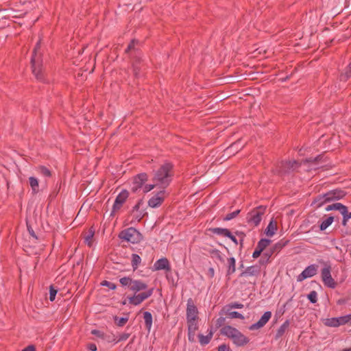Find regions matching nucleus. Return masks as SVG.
Wrapping results in <instances>:
<instances>
[{
  "label": "nucleus",
  "instance_id": "f257e3e1",
  "mask_svg": "<svg viewBox=\"0 0 351 351\" xmlns=\"http://www.w3.org/2000/svg\"><path fill=\"white\" fill-rule=\"evenodd\" d=\"M172 167V165L167 162L155 171L152 180L158 187L165 189L169 185L173 177Z\"/></svg>",
  "mask_w": 351,
  "mask_h": 351
},
{
  "label": "nucleus",
  "instance_id": "f03ea898",
  "mask_svg": "<svg viewBox=\"0 0 351 351\" xmlns=\"http://www.w3.org/2000/svg\"><path fill=\"white\" fill-rule=\"evenodd\" d=\"M220 332L222 335L227 337L232 340V343L237 347H243L250 342V339L244 335L237 328L231 326H224L221 328Z\"/></svg>",
  "mask_w": 351,
  "mask_h": 351
},
{
  "label": "nucleus",
  "instance_id": "7ed1b4c3",
  "mask_svg": "<svg viewBox=\"0 0 351 351\" xmlns=\"http://www.w3.org/2000/svg\"><path fill=\"white\" fill-rule=\"evenodd\" d=\"M40 49V41L38 42L34 49L33 53L31 58V64L32 73L35 77L40 81L44 82V74L43 73V65L41 62L40 54L38 53Z\"/></svg>",
  "mask_w": 351,
  "mask_h": 351
},
{
  "label": "nucleus",
  "instance_id": "20e7f679",
  "mask_svg": "<svg viewBox=\"0 0 351 351\" xmlns=\"http://www.w3.org/2000/svg\"><path fill=\"white\" fill-rule=\"evenodd\" d=\"M119 237L123 241L131 243H137L142 240V234L134 228H128L119 234Z\"/></svg>",
  "mask_w": 351,
  "mask_h": 351
},
{
  "label": "nucleus",
  "instance_id": "39448f33",
  "mask_svg": "<svg viewBox=\"0 0 351 351\" xmlns=\"http://www.w3.org/2000/svg\"><path fill=\"white\" fill-rule=\"evenodd\" d=\"M266 206H259L251 210L246 217L248 223H252L255 226L259 225L262 220L263 215L265 213Z\"/></svg>",
  "mask_w": 351,
  "mask_h": 351
},
{
  "label": "nucleus",
  "instance_id": "423d86ee",
  "mask_svg": "<svg viewBox=\"0 0 351 351\" xmlns=\"http://www.w3.org/2000/svg\"><path fill=\"white\" fill-rule=\"evenodd\" d=\"M148 180V176L145 173H141L135 176L130 184V189L133 193H138L143 189L144 184Z\"/></svg>",
  "mask_w": 351,
  "mask_h": 351
},
{
  "label": "nucleus",
  "instance_id": "0eeeda50",
  "mask_svg": "<svg viewBox=\"0 0 351 351\" xmlns=\"http://www.w3.org/2000/svg\"><path fill=\"white\" fill-rule=\"evenodd\" d=\"M300 167V163L297 160L282 161L278 166L279 173L281 174H287L296 170Z\"/></svg>",
  "mask_w": 351,
  "mask_h": 351
},
{
  "label": "nucleus",
  "instance_id": "6e6552de",
  "mask_svg": "<svg viewBox=\"0 0 351 351\" xmlns=\"http://www.w3.org/2000/svg\"><path fill=\"white\" fill-rule=\"evenodd\" d=\"M321 276L322 280L325 286L331 289H335L336 287L337 283L331 276L330 266H326L322 269Z\"/></svg>",
  "mask_w": 351,
  "mask_h": 351
},
{
  "label": "nucleus",
  "instance_id": "1a4fd4ad",
  "mask_svg": "<svg viewBox=\"0 0 351 351\" xmlns=\"http://www.w3.org/2000/svg\"><path fill=\"white\" fill-rule=\"evenodd\" d=\"M198 309L195 306L193 300L190 298L186 303V319H198Z\"/></svg>",
  "mask_w": 351,
  "mask_h": 351
},
{
  "label": "nucleus",
  "instance_id": "9d476101",
  "mask_svg": "<svg viewBox=\"0 0 351 351\" xmlns=\"http://www.w3.org/2000/svg\"><path fill=\"white\" fill-rule=\"evenodd\" d=\"M188 326V339L191 342L195 340V332L198 330V319H186Z\"/></svg>",
  "mask_w": 351,
  "mask_h": 351
},
{
  "label": "nucleus",
  "instance_id": "9b49d317",
  "mask_svg": "<svg viewBox=\"0 0 351 351\" xmlns=\"http://www.w3.org/2000/svg\"><path fill=\"white\" fill-rule=\"evenodd\" d=\"M165 200V191H160L148 200V206L155 208L160 207Z\"/></svg>",
  "mask_w": 351,
  "mask_h": 351
},
{
  "label": "nucleus",
  "instance_id": "f8f14e48",
  "mask_svg": "<svg viewBox=\"0 0 351 351\" xmlns=\"http://www.w3.org/2000/svg\"><path fill=\"white\" fill-rule=\"evenodd\" d=\"M317 266L315 265H311L306 267L302 272L297 277L298 282H302L308 278L314 276L317 273Z\"/></svg>",
  "mask_w": 351,
  "mask_h": 351
},
{
  "label": "nucleus",
  "instance_id": "ddd939ff",
  "mask_svg": "<svg viewBox=\"0 0 351 351\" xmlns=\"http://www.w3.org/2000/svg\"><path fill=\"white\" fill-rule=\"evenodd\" d=\"M271 317V313L270 311H266L264 313V314L261 316V317L259 319V320L252 324L249 329L250 330H258L263 327L269 320V319Z\"/></svg>",
  "mask_w": 351,
  "mask_h": 351
},
{
  "label": "nucleus",
  "instance_id": "4468645a",
  "mask_svg": "<svg viewBox=\"0 0 351 351\" xmlns=\"http://www.w3.org/2000/svg\"><path fill=\"white\" fill-rule=\"evenodd\" d=\"M154 269L158 270H166L167 271L171 270V266L169 261L167 258H161L157 260L154 264Z\"/></svg>",
  "mask_w": 351,
  "mask_h": 351
},
{
  "label": "nucleus",
  "instance_id": "2eb2a0df",
  "mask_svg": "<svg viewBox=\"0 0 351 351\" xmlns=\"http://www.w3.org/2000/svg\"><path fill=\"white\" fill-rule=\"evenodd\" d=\"M346 195V193L341 189H334L326 193V196L330 202L341 199Z\"/></svg>",
  "mask_w": 351,
  "mask_h": 351
},
{
  "label": "nucleus",
  "instance_id": "dca6fc26",
  "mask_svg": "<svg viewBox=\"0 0 351 351\" xmlns=\"http://www.w3.org/2000/svg\"><path fill=\"white\" fill-rule=\"evenodd\" d=\"M261 272V267L258 265H252L247 267L241 273L240 277L256 276Z\"/></svg>",
  "mask_w": 351,
  "mask_h": 351
},
{
  "label": "nucleus",
  "instance_id": "f3484780",
  "mask_svg": "<svg viewBox=\"0 0 351 351\" xmlns=\"http://www.w3.org/2000/svg\"><path fill=\"white\" fill-rule=\"evenodd\" d=\"M143 204V200L139 199L132 208V213L134 215L135 219L139 221L145 215V210H141V206Z\"/></svg>",
  "mask_w": 351,
  "mask_h": 351
},
{
  "label": "nucleus",
  "instance_id": "a211bd4d",
  "mask_svg": "<svg viewBox=\"0 0 351 351\" xmlns=\"http://www.w3.org/2000/svg\"><path fill=\"white\" fill-rule=\"evenodd\" d=\"M147 288V285L146 283L140 280H133L130 290L136 293L138 291L145 290Z\"/></svg>",
  "mask_w": 351,
  "mask_h": 351
},
{
  "label": "nucleus",
  "instance_id": "6ab92c4d",
  "mask_svg": "<svg viewBox=\"0 0 351 351\" xmlns=\"http://www.w3.org/2000/svg\"><path fill=\"white\" fill-rule=\"evenodd\" d=\"M37 174L45 178H49L51 177V171L45 166L39 165L35 168Z\"/></svg>",
  "mask_w": 351,
  "mask_h": 351
},
{
  "label": "nucleus",
  "instance_id": "aec40b11",
  "mask_svg": "<svg viewBox=\"0 0 351 351\" xmlns=\"http://www.w3.org/2000/svg\"><path fill=\"white\" fill-rule=\"evenodd\" d=\"M330 202V201H329L328 197L326 196V193H324L323 195H319L316 198H315L312 204L315 205L317 208H319L326 203Z\"/></svg>",
  "mask_w": 351,
  "mask_h": 351
},
{
  "label": "nucleus",
  "instance_id": "412c9836",
  "mask_svg": "<svg viewBox=\"0 0 351 351\" xmlns=\"http://www.w3.org/2000/svg\"><path fill=\"white\" fill-rule=\"evenodd\" d=\"M227 276H230L236 271V260L234 257L228 258L227 260Z\"/></svg>",
  "mask_w": 351,
  "mask_h": 351
},
{
  "label": "nucleus",
  "instance_id": "4be33fe9",
  "mask_svg": "<svg viewBox=\"0 0 351 351\" xmlns=\"http://www.w3.org/2000/svg\"><path fill=\"white\" fill-rule=\"evenodd\" d=\"M208 252L210 254V256L213 259H214V260L216 259V260L219 261L220 263H224L225 260L223 256V254L219 250L210 249L208 251Z\"/></svg>",
  "mask_w": 351,
  "mask_h": 351
},
{
  "label": "nucleus",
  "instance_id": "5701e85b",
  "mask_svg": "<svg viewBox=\"0 0 351 351\" xmlns=\"http://www.w3.org/2000/svg\"><path fill=\"white\" fill-rule=\"evenodd\" d=\"M29 184L32 189V193L36 194L39 191V181L38 179L34 176L29 178Z\"/></svg>",
  "mask_w": 351,
  "mask_h": 351
},
{
  "label": "nucleus",
  "instance_id": "b1692460",
  "mask_svg": "<svg viewBox=\"0 0 351 351\" xmlns=\"http://www.w3.org/2000/svg\"><path fill=\"white\" fill-rule=\"evenodd\" d=\"M346 206L341 203H334V204L328 205L325 208V210L326 211L337 210H339L340 213H341L343 211V213H346Z\"/></svg>",
  "mask_w": 351,
  "mask_h": 351
},
{
  "label": "nucleus",
  "instance_id": "393cba45",
  "mask_svg": "<svg viewBox=\"0 0 351 351\" xmlns=\"http://www.w3.org/2000/svg\"><path fill=\"white\" fill-rule=\"evenodd\" d=\"M289 324H290L289 321V320H286L280 326V328L277 330L276 333V337H275L276 339H279L280 337H281L285 334V331L289 328Z\"/></svg>",
  "mask_w": 351,
  "mask_h": 351
},
{
  "label": "nucleus",
  "instance_id": "a878e982",
  "mask_svg": "<svg viewBox=\"0 0 351 351\" xmlns=\"http://www.w3.org/2000/svg\"><path fill=\"white\" fill-rule=\"evenodd\" d=\"M210 231L213 234L223 237L229 236L230 234V230L228 229L223 228H213L210 229Z\"/></svg>",
  "mask_w": 351,
  "mask_h": 351
},
{
  "label": "nucleus",
  "instance_id": "bb28decb",
  "mask_svg": "<svg viewBox=\"0 0 351 351\" xmlns=\"http://www.w3.org/2000/svg\"><path fill=\"white\" fill-rule=\"evenodd\" d=\"M143 319L147 329L149 331L152 326V315L148 311L143 313Z\"/></svg>",
  "mask_w": 351,
  "mask_h": 351
},
{
  "label": "nucleus",
  "instance_id": "cd10ccee",
  "mask_svg": "<svg viewBox=\"0 0 351 351\" xmlns=\"http://www.w3.org/2000/svg\"><path fill=\"white\" fill-rule=\"evenodd\" d=\"M199 341L201 345L205 346L207 345L211 340L213 337V332L210 331V333L206 336L202 334L198 335Z\"/></svg>",
  "mask_w": 351,
  "mask_h": 351
},
{
  "label": "nucleus",
  "instance_id": "c85d7f7f",
  "mask_svg": "<svg viewBox=\"0 0 351 351\" xmlns=\"http://www.w3.org/2000/svg\"><path fill=\"white\" fill-rule=\"evenodd\" d=\"M289 243V240L281 239L276 243L273 247L272 250L275 252H280L284 247H285Z\"/></svg>",
  "mask_w": 351,
  "mask_h": 351
},
{
  "label": "nucleus",
  "instance_id": "c756f323",
  "mask_svg": "<svg viewBox=\"0 0 351 351\" xmlns=\"http://www.w3.org/2000/svg\"><path fill=\"white\" fill-rule=\"evenodd\" d=\"M276 229V225L273 221H271L265 229V234L268 237H272L275 234Z\"/></svg>",
  "mask_w": 351,
  "mask_h": 351
},
{
  "label": "nucleus",
  "instance_id": "7c9ffc66",
  "mask_svg": "<svg viewBox=\"0 0 351 351\" xmlns=\"http://www.w3.org/2000/svg\"><path fill=\"white\" fill-rule=\"evenodd\" d=\"M95 230L93 228H90L88 230V234L84 238L85 243L89 246L91 247L93 245V239L94 237Z\"/></svg>",
  "mask_w": 351,
  "mask_h": 351
},
{
  "label": "nucleus",
  "instance_id": "2f4dec72",
  "mask_svg": "<svg viewBox=\"0 0 351 351\" xmlns=\"http://www.w3.org/2000/svg\"><path fill=\"white\" fill-rule=\"evenodd\" d=\"M334 218L332 216L328 217L326 219L323 221L319 225L320 230H325L333 222Z\"/></svg>",
  "mask_w": 351,
  "mask_h": 351
},
{
  "label": "nucleus",
  "instance_id": "473e14b6",
  "mask_svg": "<svg viewBox=\"0 0 351 351\" xmlns=\"http://www.w3.org/2000/svg\"><path fill=\"white\" fill-rule=\"evenodd\" d=\"M131 262H132V266L133 267V269L135 270L138 268L139 264L141 263V258L138 254H133L132 255Z\"/></svg>",
  "mask_w": 351,
  "mask_h": 351
},
{
  "label": "nucleus",
  "instance_id": "72a5a7b5",
  "mask_svg": "<svg viewBox=\"0 0 351 351\" xmlns=\"http://www.w3.org/2000/svg\"><path fill=\"white\" fill-rule=\"evenodd\" d=\"M132 281H133L132 278H131L130 277H126V276L121 278L119 279V282L121 285V286L123 287H127L129 288V289L131 287Z\"/></svg>",
  "mask_w": 351,
  "mask_h": 351
},
{
  "label": "nucleus",
  "instance_id": "f704fd0d",
  "mask_svg": "<svg viewBox=\"0 0 351 351\" xmlns=\"http://www.w3.org/2000/svg\"><path fill=\"white\" fill-rule=\"evenodd\" d=\"M243 304L239 302H232L224 306L222 311H229L232 308H243Z\"/></svg>",
  "mask_w": 351,
  "mask_h": 351
},
{
  "label": "nucleus",
  "instance_id": "c9c22d12",
  "mask_svg": "<svg viewBox=\"0 0 351 351\" xmlns=\"http://www.w3.org/2000/svg\"><path fill=\"white\" fill-rule=\"evenodd\" d=\"M129 195V193L128 191L126 190H122L117 196L116 199L119 201L120 202H122L124 204L128 199Z\"/></svg>",
  "mask_w": 351,
  "mask_h": 351
},
{
  "label": "nucleus",
  "instance_id": "e433bc0d",
  "mask_svg": "<svg viewBox=\"0 0 351 351\" xmlns=\"http://www.w3.org/2000/svg\"><path fill=\"white\" fill-rule=\"evenodd\" d=\"M271 243V241L267 239H261L257 243V247L261 250L263 251Z\"/></svg>",
  "mask_w": 351,
  "mask_h": 351
},
{
  "label": "nucleus",
  "instance_id": "4c0bfd02",
  "mask_svg": "<svg viewBox=\"0 0 351 351\" xmlns=\"http://www.w3.org/2000/svg\"><path fill=\"white\" fill-rule=\"evenodd\" d=\"M128 300L130 304L134 306L139 305L143 302L138 295H134V296L128 297Z\"/></svg>",
  "mask_w": 351,
  "mask_h": 351
},
{
  "label": "nucleus",
  "instance_id": "58836bf2",
  "mask_svg": "<svg viewBox=\"0 0 351 351\" xmlns=\"http://www.w3.org/2000/svg\"><path fill=\"white\" fill-rule=\"evenodd\" d=\"M224 311L227 313L228 317L231 319H234V318H238V319H244L243 315L237 311Z\"/></svg>",
  "mask_w": 351,
  "mask_h": 351
},
{
  "label": "nucleus",
  "instance_id": "ea45409f",
  "mask_svg": "<svg viewBox=\"0 0 351 351\" xmlns=\"http://www.w3.org/2000/svg\"><path fill=\"white\" fill-rule=\"evenodd\" d=\"M153 293V289H150L145 292L141 293L138 295L142 302L149 298Z\"/></svg>",
  "mask_w": 351,
  "mask_h": 351
},
{
  "label": "nucleus",
  "instance_id": "a19ab883",
  "mask_svg": "<svg viewBox=\"0 0 351 351\" xmlns=\"http://www.w3.org/2000/svg\"><path fill=\"white\" fill-rule=\"evenodd\" d=\"M123 204L122 202H120L117 199H115L110 215L112 216L114 214V213L121 209Z\"/></svg>",
  "mask_w": 351,
  "mask_h": 351
},
{
  "label": "nucleus",
  "instance_id": "79ce46f5",
  "mask_svg": "<svg viewBox=\"0 0 351 351\" xmlns=\"http://www.w3.org/2000/svg\"><path fill=\"white\" fill-rule=\"evenodd\" d=\"M123 204L122 202H120L117 199H115L110 215L112 216L114 214V213L121 209Z\"/></svg>",
  "mask_w": 351,
  "mask_h": 351
},
{
  "label": "nucleus",
  "instance_id": "37998d69",
  "mask_svg": "<svg viewBox=\"0 0 351 351\" xmlns=\"http://www.w3.org/2000/svg\"><path fill=\"white\" fill-rule=\"evenodd\" d=\"M241 210L239 209L238 210H236L234 212H232L230 213H228L224 217H223V220L224 221H230L234 218H235L239 213H240Z\"/></svg>",
  "mask_w": 351,
  "mask_h": 351
},
{
  "label": "nucleus",
  "instance_id": "c03bdc74",
  "mask_svg": "<svg viewBox=\"0 0 351 351\" xmlns=\"http://www.w3.org/2000/svg\"><path fill=\"white\" fill-rule=\"evenodd\" d=\"M341 214L343 215V220H342V225L346 226L348 220L351 219V213H348L347 207L346 208V213H343V211L341 213Z\"/></svg>",
  "mask_w": 351,
  "mask_h": 351
},
{
  "label": "nucleus",
  "instance_id": "a18cd8bd",
  "mask_svg": "<svg viewBox=\"0 0 351 351\" xmlns=\"http://www.w3.org/2000/svg\"><path fill=\"white\" fill-rule=\"evenodd\" d=\"M307 298L311 303L315 304L317 301V293L315 291H312L307 295Z\"/></svg>",
  "mask_w": 351,
  "mask_h": 351
},
{
  "label": "nucleus",
  "instance_id": "49530a36",
  "mask_svg": "<svg viewBox=\"0 0 351 351\" xmlns=\"http://www.w3.org/2000/svg\"><path fill=\"white\" fill-rule=\"evenodd\" d=\"M139 62L136 60L134 63H133V65H132V67H133V72H134V74L136 77H138L139 75V71L141 69L140 68V66H139Z\"/></svg>",
  "mask_w": 351,
  "mask_h": 351
},
{
  "label": "nucleus",
  "instance_id": "de8ad7c7",
  "mask_svg": "<svg viewBox=\"0 0 351 351\" xmlns=\"http://www.w3.org/2000/svg\"><path fill=\"white\" fill-rule=\"evenodd\" d=\"M156 186H158V185H156V183L154 182L152 184H144L143 191L144 193H147L154 189Z\"/></svg>",
  "mask_w": 351,
  "mask_h": 351
},
{
  "label": "nucleus",
  "instance_id": "09e8293b",
  "mask_svg": "<svg viewBox=\"0 0 351 351\" xmlns=\"http://www.w3.org/2000/svg\"><path fill=\"white\" fill-rule=\"evenodd\" d=\"M130 335L129 333H126V332H123V333L121 334L119 336V338L117 339V340H114V344H117V343H119L120 341L127 340L129 338Z\"/></svg>",
  "mask_w": 351,
  "mask_h": 351
},
{
  "label": "nucleus",
  "instance_id": "8fccbe9b",
  "mask_svg": "<svg viewBox=\"0 0 351 351\" xmlns=\"http://www.w3.org/2000/svg\"><path fill=\"white\" fill-rule=\"evenodd\" d=\"M322 158H323L322 155H318L317 156H316L315 158L310 157V158L306 159V162L308 163H316V162L322 160Z\"/></svg>",
  "mask_w": 351,
  "mask_h": 351
},
{
  "label": "nucleus",
  "instance_id": "3c124183",
  "mask_svg": "<svg viewBox=\"0 0 351 351\" xmlns=\"http://www.w3.org/2000/svg\"><path fill=\"white\" fill-rule=\"evenodd\" d=\"M101 285L104 287H107L112 290H114L117 288V286L114 283L107 280H104L103 282H101Z\"/></svg>",
  "mask_w": 351,
  "mask_h": 351
},
{
  "label": "nucleus",
  "instance_id": "603ef678",
  "mask_svg": "<svg viewBox=\"0 0 351 351\" xmlns=\"http://www.w3.org/2000/svg\"><path fill=\"white\" fill-rule=\"evenodd\" d=\"M56 294H57V290L53 286H50V287H49V300H50V301L52 302L55 300Z\"/></svg>",
  "mask_w": 351,
  "mask_h": 351
},
{
  "label": "nucleus",
  "instance_id": "864d4df0",
  "mask_svg": "<svg viewBox=\"0 0 351 351\" xmlns=\"http://www.w3.org/2000/svg\"><path fill=\"white\" fill-rule=\"evenodd\" d=\"M351 76V69L349 66L345 73L341 75V80L346 81Z\"/></svg>",
  "mask_w": 351,
  "mask_h": 351
},
{
  "label": "nucleus",
  "instance_id": "5fc2aeb1",
  "mask_svg": "<svg viewBox=\"0 0 351 351\" xmlns=\"http://www.w3.org/2000/svg\"><path fill=\"white\" fill-rule=\"evenodd\" d=\"M115 320H118L117 324L119 326H123L128 321V317H121V318L118 319L117 317H115Z\"/></svg>",
  "mask_w": 351,
  "mask_h": 351
},
{
  "label": "nucleus",
  "instance_id": "6e6d98bb",
  "mask_svg": "<svg viewBox=\"0 0 351 351\" xmlns=\"http://www.w3.org/2000/svg\"><path fill=\"white\" fill-rule=\"evenodd\" d=\"M330 326L333 327H337L339 326V317L337 318H332L329 321V323L328 324Z\"/></svg>",
  "mask_w": 351,
  "mask_h": 351
},
{
  "label": "nucleus",
  "instance_id": "4d7b16f0",
  "mask_svg": "<svg viewBox=\"0 0 351 351\" xmlns=\"http://www.w3.org/2000/svg\"><path fill=\"white\" fill-rule=\"evenodd\" d=\"M225 321H226V318L225 317H219L216 320V326L217 327H221V326H223L224 324Z\"/></svg>",
  "mask_w": 351,
  "mask_h": 351
},
{
  "label": "nucleus",
  "instance_id": "13d9d810",
  "mask_svg": "<svg viewBox=\"0 0 351 351\" xmlns=\"http://www.w3.org/2000/svg\"><path fill=\"white\" fill-rule=\"evenodd\" d=\"M274 253L273 252L272 249L270 250V251L265 252L263 254V256L266 258V263L269 261V258L271 256V255Z\"/></svg>",
  "mask_w": 351,
  "mask_h": 351
},
{
  "label": "nucleus",
  "instance_id": "bf43d9fd",
  "mask_svg": "<svg viewBox=\"0 0 351 351\" xmlns=\"http://www.w3.org/2000/svg\"><path fill=\"white\" fill-rule=\"evenodd\" d=\"M27 230H28V232H29V234H30L33 238H34V239H38V237H37L36 234H35V232H34V231L33 228L31 227V226H29V225L27 224Z\"/></svg>",
  "mask_w": 351,
  "mask_h": 351
},
{
  "label": "nucleus",
  "instance_id": "052dcab7",
  "mask_svg": "<svg viewBox=\"0 0 351 351\" xmlns=\"http://www.w3.org/2000/svg\"><path fill=\"white\" fill-rule=\"evenodd\" d=\"M218 351H231L230 347L226 344L220 345L218 347Z\"/></svg>",
  "mask_w": 351,
  "mask_h": 351
},
{
  "label": "nucleus",
  "instance_id": "680f3d73",
  "mask_svg": "<svg viewBox=\"0 0 351 351\" xmlns=\"http://www.w3.org/2000/svg\"><path fill=\"white\" fill-rule=\"evenodd\" d=\"M263 252V251H262V250H261L259 248H258V247L256 246V249H255L254 252H253V254H252V257H253L254 258H258V257L261 255V252Z\"/></svg>",
  "mask_w": 351,
  "mask_h": 351
},
{
  "label": "nucleus",
  "instance_id": "e2e57ef3",
  "mask_svg": "<svg viewBox=\"0 0 351 351\" xmlns=\"http://www.w3.org/2000/svg\"><path fill=\"white\" fill-rule=\"evenodd\" d=\"M136 43V40H132L131 43L128 45L127 49H125V52L128 53L132 49H133Z\"/></svg>",
  "mask_w": 351,
  "mask_h": 351
},
{
  "label": "nucleus",
  "instance_id": "0e129e2a",
  "mask_svg": "<svg viewBox=\"0 0 351 351\" xmlns=\"http://www.w3.org/2000/svg\"><path fill=\"white\" fill-rule=\"evenodd\" d=\"M339 326L341 325H344L346 324H348V322H347V319L346 318L345 316H342V317H339Z\"/></svg>",
  "mask_w": 351,
  "mask_h": 351
},
{
  "label": "nucleus",
  "instance_id": "69168bd1",
  "mask_svg": "<svg viewBox=\"0 0 351 351\" xmlns=\"http://www.w3.org/2000/svg\"><path fill=\"white\" fill-rule=\"evenodd\" d=\"M226 237H228L229 239H231V241L235 244V245H238V241L237 239H236V237L232 235V234L230 232V234H229V236H226Z\"/></svg>",
  "mask_w": 351,
  "mask_h": 351
},
{
  "label": "nucleus",
  "instance_id": "338daca9",
  "mask_svg": "<svg viewBox=\"0 0 351 351\" xmlns=\"http://www.w3.org/2000/svg\"><path fill=\"white\" fill-rule=\"evenodd\" d=\"M88 349L90 351H97V346L95 343H90L88 346Z\"/></svg>",
  "mask_w": 351,
  "mask_h": 351
},
{
  "label": "nucleus",
  "instance_id": "774afa93",
  "mask_svg": "<svg viewBox=\"0 0 351 351\" xmlns=\"http://www.w3.org/2000/svg\"><path fill=\"white\" fill-rule=\"evenodd\" d=\"M23 351H35V348L34 346L32 345H30V346H28L27 347L25 348Z\"/></svg>",
  "mask_w": 351,
  "mask_h": 351
}]
</instances>
